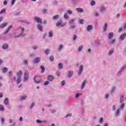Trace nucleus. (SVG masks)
Returning a JSON list of instances; mask_svg holds the SVG:
<instances>
[{
    "mask_svg": "<svg viewBox=\"0 0 126 126\" xmlns=\"http://www.w3.org/2000/svg\"><path fill=\"white\" fill-rule=\"evenodd\" d=\"M108 39L110 40L113 39L114 38V32H110L108 35Z\"/></svg>",
    "mask_w": 126,
    "mask_h": 126,
    "instance_id": "2eb2a0df",
    "label": "nucleus"
},
{
    "mask_svg": "<svg viewBox=\"0 0 126 126\" xmlns=\"http://www.w3.org/2000/svg\"><path fill=\"white\" fill-rule=\"evenodd\" d=\"M17 76V78L16 79V77L13 76V81H15L17 82V84H19L20 82H21V76L22 75V71L20 70L18 72L16 73Z\"/></svg>",
    "mask_w": 126,
    "mask_h": 126,
    "instance_id": "f257e3e1",
    "label": "nucleus"
},
{
    "mask_svg": "<svg viewBox=\"0 0 126 126\" xmlns=\"http://www.w3.org/2000/svg\"><path fill=\"white\" fill-rule=\"evenodd\" d=\"M86 82H87V81H86V80H85L82 82L81 86V90H83V89L85 88V86L86 85Z\"/></svg>",
    "mask_w": 126,
    "mask_h": 126,
    "instance_id": "f8f14e48",
    "label": "nucleus"
},
{
    "mask_svg": "<svg viewBox=\"0 0 126 126\" xmlns=\"http://www.w3.org/2000/svg\"><path fill=\"white\" fill-rule=\"evenodd\" d=\"M42 12H43V13H44V14H46L48 13V11H47V9H43V10H42Z\"/></svg>",
    "mask_w": 126,
    "mask_h": 126,
    "instance_id": "864d4df0",
    "label": "nucleus"
},
{
    "mask_svg": "<svg viewBox=\"0 0 126 126\" xmlns=\"http://www.w3.org/2000/svg\"><path fill=\"white\" fill-rule=\"evenodd\" d=\"M7 71V68L4 67L2 69V72L3 73H5V72H6Z\"/></svg>",
    "mask_w": 126,
    "mask_h": 126,
    "instance_id": "09e8293b",
    "label": "nucleus"
},
{
    "mask_svg": "<svg viewBox=\"0 0 126 126\" xmlns=\"http://www.w3.org/2000/svg\"><path fill=\"white\" fill-rule=\"evenodd\" d=\"M40 61H41V58L37 57L34 59L33 63H40Z\"/></svg>",
    "mask_w": 126,
    "mask_h": 126,
    "instance_id": "dca6fc26",
    "label": "nucleus"
},
{
    "mask_svg": "<svg viewBox=\"0 0 126 126\" xmlns=\"http://www.w3.org/2000/svg\"><path fill=\"white\" fill-rule=\"evenodd\" d=\"M116 87H114L112 88V89L111 90V93H114V92L116 90Z\"/></svg>",
    "mask_w": 126,
    "mask_h": 126,
    "instance_id": "58836bf2",
    "label": "nucleus"
},
{
    "mask_svg": "<svg viewBox=\"0 0 126 126\" xmlns=\"http://www.w3.org/2000/svg\"><path fill=\"white\" fill-rule=\"evenodd\" d=\"M115 43H116V39H112L109 41V44H115Z\"/></svg>",
    "mask_w": 126,
    "mask_h": 126,
    "instance_id": "72a5a7b5",
    "label": "nucleus"
},
{
    "mask_svg": "<svg viewBox=\"0 0 126 126\" xmlns=\"http://www.w3.org/2000/svg\"><path fill=\"white\" fill-rule=\"evenodd\" d=\"M33 80L35 83H41V78L39 76H35L33 79Z\"/></svg>",
    "mask_w": 126,
    "mask_h": 126,
    "instance_id": "423d86ee",
    "label": "nucleus"
},
{
    "mask_svg": "<svg viewBox=\"0 0 126 126\" xmlns=\"http://www.w3.org/2000/svg\"><path fill=\"white\" fill-rule=\"evenodd\" d=\"M12 28V26H9L8 29H7L6 31H5L4 32V34H7V33H8V32H9V30H10V29H11Z\"/></svg>",
    "mask_w": 126,
    "mask_h": 126,
    "instance_id": "a878e982",
    "label": "nucleus"
},
{
    "mask_svg": "<svg viewBox=\"0 0 126 126\" xmlns=\"http://www.w3.org/2000/svg\"><path fill=\"white\" fill-rule=\"evenodd\" d=\"M0 121H1V124L2 125H3V124H4V119L3 118V117L1 118Z\"/></svg>",
    "mask_w": 126,
    "mask_h": 126,
    "instance_id": "8fccbe9b",
    "label": "nucleus"
},
{
    "mask_svg": "<svg viewBox=\"0 0 126 126\" xmlns=\"http://www.w3.org/2000/svg\"><path fill=\"white\" fill-rule=\"evenodd\" d=\"M72 114L71 113L68 114L66 115L65 118H68V117H71Z\"/></svg>",
    "mask_w": 126,
    "mask_h": 126,
    "instance_id": "e2e57ef3",
    "label": "nucleus"
},
{
    "mask_svg": "<svg viewBox=\"0 0 126 126\" xmlns=\"http://www.w3.org/2000/svg\"><path fill=\"white\" fill-rule=\"evenodd\" d=\"M105 9H106V8H105V6H101L100 7V11H101V12H104V11H105Z\"/></svg>",
    "mask_w": 126,
    "mask_h": 126,
    "instance_id": "2f4dec72",
    "label": "nucleus"
},
{
    "mask_svg": "<svg viewBox=\"0 0 126 126\" xmlns=\"http://www.w3.org/2000/svg\"><path fill=\"white\" fill-rule=\"evenodd\" d=\"M92 44H97L98 46H102V43L99 40H94L92 42Z\"/></svg>",
    "mask_w": 126,
    "mask_h": 126,
    "instance_id": "9d476101",
    "label": "nucleus"
},
{
    "mask_svg": "<svg viewBox=\"0 0 126 126\" xmlns=\"http://www.w3.org/2000/svg\"><path fill=\"white\" fill-rule=\"evenodd\" d=\"M33 20H34L35 22H37V23H40V24H42V23H43L42 22V19L37 16L34 17V18H33Z\"/></svg>",
    "mask_w": 126,
    "mask_h": 126,
    "instance_id": "0eeeda50",
    "label": "nucleus"
},
{
    "mask_svg": "<svg viewBox=\"0 0 126 126\" xmlns=\"http://www.w3.org/2000/svg\"><path fill=\"white\" fill-rule=\"evenodd\" d=\"M8 103H9V100L7 97H5V99L4 100V104L5 105H8Z\"/></svg>",
    "mask_w": 126,
    "mask_h": 126,
    "instance_id": "393cba45",
    "label": "nucleus"
},
{
    "mask_svg": "<svg viewBox=\"0 0 126 126\" xmlns=\"http://www.w3.org/2000/svg\"><path fill=\"white\" fill-rule=\"evenodd\" d=\"M55 77H53L52 75H48L47 76V79L49 80V81H51V82H53L54 81V79Z\"/></svg>",
    "mask_w": 126,
    "mask_h": 126,
    "instance_id": "4468645a",
    "label": "nucleus"
},
{
    "mask_svg": "<svg viewBox=\"0 0 126 126\" xmlns=\"http://www.w3.org/2000/svg\"><path fill=\"white\" fill-rule=\"evenodd\" d=\"M94 15L95 17H99L100 16V13H99L97 11H95L94 13Z\"/></svg>",
    "mask_w": 126,
    "mask_h": 126,
    "instance_id": "c85d7f7f",
    "label": "nucleus"
},
{
    "mask_svg": "<svg viewBox=\"0 0 126 126\" xmlns=\"http://www.w3.org/2000/svg\"><path fill=\"white\" fill-rule=\"evenodd\" d=\"M83 69H84V65L81 64L79 66V69L78 71V75L80 76L81 74H82L83 72Z\"/></svg>",
    "mask_w": 126,
    "mask_h": 126,
    "instance_id": "39448f33",
    "label": "nucleus"
},
{
    "mask_svg": "<svg viewBox=\"0 0 126 126\" xmlns=\"http://www.w3.org/2000/svg\"><path fill=\"white\" fill-rule=\"evenodd\" d=\"M114 49H111V50H110L108 53L109 56H112V55L114 54Z\"/></svg>",
    "mask_w": 126,
    "mask_h": 126,
    "instance_id": "c756f323",
    "label": "nucleus"
},
{
    "mask_svg": "<svg viewBox=\"0 0 126 126\" xmlns=\"http://www.w3.org/2000/svg\"><path fill=\"white\" fill-rule=\"evenodd\" d=\"M63 50V44L59 45V47L57 48V51H61Z\"/></svg>",
    "mask_w": 126,
    "mask_h": 126,
    "instance_id": "4c0bfd02",
    "label": "nucleus"
},
{
    "mask_svg": "<svg viewBox=\"0 0 126 126\" xmlns=\"http://www.w3.org/2000/svg\"><path fill=\"white\" fill-rule=\"evenodd\" d=\"M124 95H121L120 97V103L124 102Z\"/></svg>",
    "mask_w": 126,
    "mask_h": 126,
    "instance_id": "c03bdc74",
    "label": "nucleus"
},
{
    "mask_svg": "<svg viewBox=\"0 0 126 126\" xmlns=\"http://www.w3.org/2000/svg\"><path fill=\"white\" fill-rule=\"evenodd\" d=\"M23 63L25 64V65H27V64H28V61L26 60H23Z\"/></svg>",
    "mask_w": 126,
    "mask_h": 126,
    "instance_id": "c9c22d12",
    "label": "nucleus"
},
{
    "mask_svg": "<svg viewBox=\"0 0 126 126\" xmlns=\"http://www.w3.org/2000/svg\"><path fill=\"white\" fill-rule=\"evenodd\" d=\"M45 53L46 55H48L49 54H50V49H47L45 51Z\"/></svg>",
    "mask_w": 126,
    "mask_h": 126,
    "instance_id": "a19ab883",
    "label": "nucleus"
},
{
    "mask_svg": "<svg viewBox=\"0 0 126 126\" xmlns=\"http://www.w3.org/2000/svg\"><path fill=\"white\" fill-rule=\"evenodd\" d=\"M103 121H104L103 117H101L99 120V123L102 124V123H103Z\"/></svg>",
    "mask_w": 126,
    "mask_h": 126,
    "instance_id": "3c124183",
    "label": "nucleus"
},
{
    "mask_svg": "<svg viewBox=\"0 0 126 126\" xmlns=\"http://www.w3.org/2000/svg\"><path fill=\"white\" fill-rule=\"evenodd\" d=\"M34 106H35V102L33 101L32 102L31 104V106H30V109H33V108L34 107Z\"/></svg>",
    "mask_w": 126,
    "mask_h": 126,
    "instance_id": "e433bc0d",
    "label": "nucleus"
},
{
    "mask_svg": "<svg viewBox=\"0 0 126 126\" xmlns=\"http://www.w3.org/2000/svg\"><path fill=\"white\" fill-rule=\"evenodd\" d=\"M110 96V94H106L105 95V99H108V98H109Z\"/></svg>",
    "mask_w": 126,
    "mask_h": 126,
    "instance_id": "052dcab7",
    "label": "nucleus"
},
{
    "mask_svg": "<svg viewBox=\"0 0 126 126\" xmlns=\"http://www.w3.org/2000/svg\"><path fill=\"white\" fill-rule=\"evenodd\" d=\"M16 1V0H12L11 1V5H13Z\"/></svg>",
    "mask_w": 126,
    "mask_h": 126,
    "instance_id": "5fc2aeb1",
    "label": "nucleus"
},
{
    "mask_svg": "<svg viewBox=\"0 0 126 126\" xmlns=\"http://www.w3.org/2000/svg\"><path fill=\"white\" fill-rule=\"evenodd\" d=\"M121 72H122V71H120V70L118 71V72L117 73L116 75H117V76H120V75L121 74Z\"/></svg>",
    "mask_w": 126,
    "mask_h": 126,
    "instance_id": "bf43d9fd",
    "label": "nucleus"
},
{
    "mask_svg": "<svg viewBox=\"0 0 126 126\" xmlns=\"http://www.w3.org/2000/svg\"><path fill=\"white\" fill-rule=\"evenodd\" d=\"M95 4H96V2H95V1H94V0H92L91 2V5L92 6H93L95 5Z\"/></svg>",
    "mask_w": 126,
    "mask_h": 126,
    "instance_id": "79ce46f5",
    "label": "nucleus"
},
{
    "mask_svg": "<svg viewBox=\"0 0 126 126\" xmlns=\"http://www.w3.org/2000/svg\"><path fill=\"white\" fill-rule=\"evenodd\" d=\"M121 109L118 108L117 109L116 111L115 112V116L118 117L121 114Z\"/></svg>",
    "mask_w": 126,
    "mask_h": 126,
    "instance_id": "6ab92c4d",
    "label": "nucleus"
},
{
    "mask_svg": "<svg viewBox=\"0 0 126 126\" xmlns=\"http://www.w3.org/2000/svg\"><path fill=\"white\" fill-rule=\"evenodd\" d=\"M36 122L37 124H42V123H43V122H42V121H41L39 119H37Z\"/></svg>",
    "mask_w": 126,
    "mask_h": 126,
    "instance_id": "6e6d98bb",
    "label": "nucleus"
},
{
    "mask_svg": "<svg viewBox=\"0 0 126 126\" xmlns=\"http://www.w3.org/2000/svg\"><path fill=\"white\" fill-rule=\"evenodd\" d=\"M121 103V104L120 105V110H123L125 108V103L124 102H120Z\"/></svg>",
    "mask_w": 126,
    "mask_h": 126,
    "instance_id": "412c9836",
    "label": "nucleus"
},
{
    "mask_svg": "<svg viewBox=\"0 0 126 126\" xmlns=\"http://www.w3.org/2000/svg\"><path fill=\"white\" fill-rule=\"evenodd\" d=\"M74 21H75V19H70L69 21V25L70 26L71 29H74L76 27V26L74 25Z\"/></svg>",
    "mask_w": 126,
    "mask_h": 126,
    "instance_id": "7ed1b4c3",
    "label": "nucleus"
},
{
    "mask_svg": "<svg viewBox=\"0 0 126 126\" xmlns=\"http://www.w3.org/2000/svg\"><path fill=\"white\" fill-rule=\"evenodd\" d=\"M26 98H27V95H22L20 98V101H24V100H26Z\"/></svg>",
    "mask_w": 126,
    "mask_h": 126,
    "instance_id": "5701e85b",
    "label": "nucleus"
},
{
    "mask_svg": "<svg viewBox=\"0 0 126 126\" xmlns=\"http://www.w3.org/2000/svg\"><path fill=\"white\" fill-rule=\"evenodd\" d=\"M0 111L1 112L4 111V106L3 105L0 104Z\"/></svg>",
    "mask_w": 126,
    "mask_h": 126,
    "instance_id": "7c9ffc66",
    "label": "nucleus"
},
{
    "mask_svg": "<svg viewBox=\"0 0 126 126\" xmlns=\"http://www.w3.org/2000/svg\"><path fill=\"white\" fill-rule=\"evenodd\" d=\"M84 46L81 45L77 48V53H81L83 50Z\"/></svg>",
    "mask_w": 126,
    "mask_h": 126,
    "instance_id": "1a4fd4ad",
    "label": "nucleus"
},
{
    "mask_svg": "<svg viewBox=\"0 0 126 126\" xmlns=\"http://www.w3.org/2000/svg\"><path fill=\"white\" fill-rule=\"evenodd\" d=\"M108 28V24L105 23L103 27V32H106L107 31V29Z\"/></svg>",
    "mask_w": 126,
    "mask_h": 126,
    "instance_id": "cd10ccee",
    "label": "nucleus"
},
{
    "mask_svg": "<svg viewBox=\"0 0 126 126\" xmlns=\"http://www.w3.org/2000/svg\"><path fill=\"white\" fill-rule=\"evenodd\" d=\"M18 29L20 30V31H21V32L20 33V34H19L18 35H17L16 36V38H18L19 37H25V36H26V34L24 33L25 29L21 27H19Z\"/></svg>",
    "mask_w": 126,
    "mask_h": 126,
    "instance_id": "f03ea898",
    "label": "nucleus"
},
{
    "mask_svg": "<svg viewBox=\"0 0 126 126\" xmlns=\"http://www.w3.org/2000/svg\"><path fill=\"white\" fill-rule=\"evenodd\" d=\"M67 13L68 14H72V13H73V12H72V11H71V10H68L67 11Z\"/></svg>",
    "mask_w": 126,
    "mask_h": 126,
    "instance_id": "0e129e2a",
    "label": "nucleus"
},
{
    "mask_svg": "<svg viewBox=\"0 0 126 126\" xmlns=\"http://www.w3.org/2000/svg\"><path fill=\"white\" fill-rule=\"evenodd\" d=\"M41 72L42 73H44L45 72V67L44 66H41Z\"/></svg>",
    "mask_w": 126,
    "mask_h": 126,
    "instance_id": "37998d69",
    "label": "nucleus"
},
{
    "mask_svg": "<svg viewBox=\"0 0 126 126\" xmlns=\"http://www.w3.org/2000/svg\"><path fill=\"white\" fill-rule=\"evenodd\" d=\"M37 28L39 30V31H40V32H43V26L41 25L38 24L37 26Z\"/></svg>",
    "mask_w": 126,
    "mask_h": 126,
    "instance_id": "f3484780",
    "label": "nucleus"
},
{
    "mask_svg": "<svg viewBox=\"0 0 126 126\" xmlns=\"http://www.w3.org/2000/svg\"><path fill=\"white\" fill-rule=\"evenodd\" d=\"M126 65H124L121 67L120 71H123L125 69V68H126Z\"/></svg>",
    "mask_w": 126,
    "mask_h": 126,
    "instance_id": "680f3d73",
    "label": "nucleus"
},
{
    "mask_svg": "<svg viewBox=\"0 0 126 126\" xmlns=\"http://www.w3.org/2000/svg\"><path fill=\"white\" fill-rule=\"evenodd\" d=\"M29 78V72L28 71L26 70L25 73V76H24V81H27Z\"/></svg>",
    "mask_w": 126,
    "mask_h": 126,
    "instance_id": "6e6552de",
    "label": "nucleus"
},
{
    "mask_svg": "<svg viewBox=\"0 0 126 126\" xmlns=\"http://www.w3.org/2000/svg\"><path fill=\"white\" fill-rule=\"evenodd\" d=\"M92 29H93V26L91 25H88L86 28V31L88 32H90Z\"/></svg>",
    "mask_w": 126,
    "mask_h": 126,
    "instance_id": "ddd939ff",
    "label": "nucleus"
},
{
    "mask_svg": "<svg viewBox=\"0 0 126 126\" xmlns=\"http://www.w3.org/2000/svg\"><path fill=\"white\" fill-rule=\"evenodd\" d=\"M54 60V57L52 56H50V60L51 61V62H53Z\"/></svg>",
    "mask_w": 126,
    "mask_h": 126,
    "instance_id": "69168bd1",
    "label": "nucleus"
},
{
    "mask_svg": "<svg viewBox=\"0 0 126 126\" xmlns=\"http://www.w3.org/2000/svg\"><path fill=\"white\" fill-rule=\"evenodd\" d=\"M6 10V9H5V8H4V9L1 10V11L0 12V14L4 13V12H5Z\"/></svg>",
    "mask_w": 126,
    "mask_h": 126,
    "instance_id": "a18cd8bd",
    "label": "nucleus"
},
{
    "mask_svg": "<svg viewBox=\"0 0 126 126\" xmlns=\"http://www.w3.org/2000/svg\"><path fill=\"white\" fill-rule=\"evenodd\" d=\"M22 22L26 23L27 24H30V22H27L26 20L23 21Z\"/></svg>",
    "mask_w": 126,
    "mask_h": 126,
    "instance_id": "338daca9",
    "label": "nucleus"
},
{
    "mask_svg": "<svg viewBox=\"0 0 126 126\" xmlns=\"http://www.w3.org/2000/svg\"><path fill=\"white\" fill-rule=\"evenodd\" d=\"M53 35H54V31L50 30L49 32L48 37H49V38H53Z\"/></svg>",
    "mask_w": 126,
    "mask_h": 126,
    "instance_id": "a211bd4d",
    "label": "nucleus"
},
{
    "mask_svg": "<svg viewBox=\"0 0 126 126\" xmlns=\"http://www.w3.org/2000/svg\"><path fill=\"white\" fill-rule=\"evenodd\" d=\"M66 26V22L63 23V21H60L56 23V26L57 27H64Z\"/></svg>",
    "mask_w": 126,
    "mask_h": 126,
    "instance_id": "20e7f679",
    "label": "nucleus"
},
{
    "mask_svg": "<svg viewBox=\"0 0 126 126\" xmlns=\"http://www.w3.org/2000/svg\"><path fill=\"white\" fill-rule=\"evenodd\" d=\"M126 33L124 32L122 34H121V36H120V39L121 40V41H124V39H126Z\"/></svg>",
    "mask_w": 126,
    "mask_h": 126,
    "instance_id": "9b49d317",
    "label": "nucleus"
},
{
    "mask_svg": "<svg viewBox=\"0 0 126 126\" xmlns=\"http://www.w3.org/2000/svg\"><path fill=\"white\" fill-rule=\"evenodd\" d=\"M58 67H59V68L60 69H63V64L62 63H59Z\"/></svg>",
    "mask_w": 126,
    "mask_h": 126,
    "instance_id": "49530a36",
    "label": "nucleus"
},
{
    "mask_svg": "<svg viewBox=\"0 0 126 126\" xmlns=\"http://www.w3.org/2000/svg\"><path fill=\"white\" fill-rule=\"evenodd\" d=\"M82 95V94H79L77 93L75 95V98H78L80 96H81Z\"/></svg>",
    "mask_w": 126,
    "mask_h": 126,
    "instance_id": "ea45409f",
    "label": "nucleus"
},
{
    "mask_svg": "<svg viewBox=\"0 0 126 126\" xmlns=\"http://www.w3.org/2000/svg\"><path fill=\"white\" fill-rule=\"evenodd\" d=\"M77 39V35L76 34H75L73 36V41H76Z\"/></svg>",
    "mask_w": 126,
    "mask_h": 126,
    "instance_id": "de8ad7c7",
    "label": "nucleus"
},
{
    "mask_svg": "<svg viewBox=\"0 0 126 126\" xmlns=\"http://www.w3.org/2000/svg\"><path fill=\"white\" fill-rule=\"evenodd\" d=\"M61 85L62 86H63L64 85H65V81H64V80L62 81V82H61Z\"/></svg>",
    "mask_w": 126,
    "mask_h": 126,
    "instance_id": "603ef678",
    "label": "nucleus"
},
{
    "mask_svg": "<svg viewBox=\"0 0 126 126\" xmlns=\"http://www.w3.org/2000/svg\"><path fill=\"white\" fill-rule=\"evenodd\" d=\"M79 23H80V24H83L84 23V19L80 20Z\"/></svg>",
    "mask_w": 126,
    "mask_h": 126,
    "instance_id": "4d7b16f0",
    "label": "nucleus"
},
{
    "mask_svg": "<svg viewBox=\"0 0 126 126\" xmlns=\"http://www.w3.org/2000/svg\"><path fill=\"white\" fill-rule=\"evenodd\" d=\"M59 18H60V15H56L53 16V19L54 20H57V19H59Z\"/></svg>",
    "mask_w": 126,
    "mask_h": 126,
    "instance_id": "473e14b6",
    "label": "nucleus"
},
{
    "mask_svg": "<svg viewBox=\"0 0 126 126\" xmlns=\"http://www.w3.org/2000/svg\"><path fill=\"white\" fill-rule=\"evenodd\" d=\"M76 10L79 13H81L83 12V9H82L81 8H76Z\"/></svg>",
    "mask_w": 126,
    "mask_h": 126,
    "instance_id": "b1692460",
    "label": "nucleus"
},
{
    "mask_svg": "<svg viewBox=\"0 0 126 126\" xmlns=\"http://www.w3.org/2000/svg\"><path fill=\"white\" fill-rule=\"evenodd\" d=\"M49 81H46L44 82V85H48V84H49Z\"/></svg>",
    "mask_w": 126,
    "mask_h": 126,
    "instance_id": "774afa93",
    "label": "nucleus"
},
{
    "mask_svg": "<svg viewBox=\"0 0 126 126\" xmlns=\"http://www.w3.org/2000/svg\"><path fill=\"white\" fill-rule=\"evenodd\" d=\"M73 75V71L72 70H71L69 71L68 76V77H71Z\"/></svg>",
    "mask_w": 126,
    "mask_h": 126,
    "instance_id": "4be33fe9",
    "label": "nucleus"
},
{
    "mask_svg": "<svg viewBox=\"0 0 126 126\" xmlns=\"http://www.w3.org/2000/svg\"><path fill=\"white\" fill-rule=\"evenodd\" d=\"M6 26H7V23H4L0 25V28H4V27H6Z\"/></svg>",
    "mask_w": 126,
    "mask_h": 126,
    "instance_id": "bb28decb",
    "label": "nucleus"
},
{
    "mask_svg": "<svg viewBox=\"0 0 126 126\" xmlns=\"http://www.w3.org/2000/svg\"><path fill=\"white\" fill-rule=\"evenodd\" d=\"M64 18H65V19H68V18H69V16H68V14L65 13L64 15Z\"/></svg>",
    "mask_w": 126,
    "mask_h": 126,
    "instance_id": "f704fd0d",
    "label": "nucleus"
},
{
    "mask_svg": "<svg viewBox=\"0 0 126 126\" xmlns=\"http://www.w3.org/2000/svg\"><path fill=\"white\" fill-rule=\"evenodd\" d=\"M2 48L3 50H6L8 49V44L4 43L3 44Z\"/></svg>",
    "mask_w": 126,
    "mask_h": 126,
    "instance_id": "aec40b11",
    "label": "nucleus"
},
{
    "mask_svg": "<svg viewBox=\"0 0 126 126\" xmlns=\"http://www.w3.org/2000/svg\"><path fill=\"white\" fill-rule=\"evenodd\" d=\"M117 109V106L115 105H114L112 107V110L113 111H116V109Z\"/></svg>",
    "mask_w": 126,
    "mask_h": 126,
    "instance_id": "13d9d810",
    "label": "nucleus"
}]
</instances>
